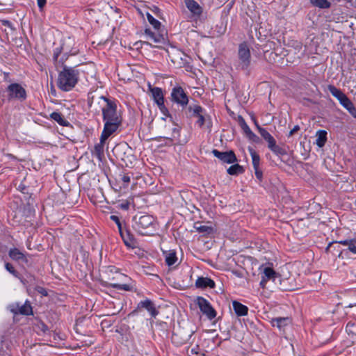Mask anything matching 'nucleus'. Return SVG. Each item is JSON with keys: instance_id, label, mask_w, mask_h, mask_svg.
Instances as JSON below:
<instances>
[{"instance_id": "obj_28", "label": "nucleus", "mask_w": 356, "mask_h": 356, "mask_svg": "<svg viewBox=\"0 0 356 356\" xmlns=\"http://www.w3.org/2000/svg\"><path fill=\"white\" fill-rule=\"evenodd\" d=\"M9 256L12 259L17 261L25 259L24 254L17 248L11 249L9 251Z\"/></svg>"}, {"instance_id": "obj_9", "label": "nucleus", "mask_w": 356, "mask_h": 356, "mask_svg": "<svg viewBox=\"0 0 356 356\" xmlns=\"http://www.w3.org/2000/svg\"><path fill=\"white\" fill-rule=\"evenodd\" d=\"M197 304L200 311L207 316L210 320L214 318L216 316V312L211 307V304L204 298L198 297L197 298Z\"/></svg>"}, {"instance_id": "obj_36", "label": "nucleus", "mask_w": 356, "mask_h": 356, "mask_svg": "<svg viewBox=\"0 0 356 356\" xmlns=\"http://www.w3.org/2000/svg\"><path fill=\"white\" fill-rule=\"evenodd\" d=\"M195 229L201 233H210L212 228L206 225L195 226Z\"/></svg>"}, {"instance_id": "obj_6", "label": "nucleus", "mask_w": 356, "mask_h": 356, "mask_svg": "<svg viewBox=\"0 0 356 356\" xmlns=\"http://www.w3.org/2000/svg\"><path fill=\"white\" fill-rule=\"evenodd\" d=\"M223 163H234L229 168L227 172L230 175L236 176L243 174L245 171V168L243 165L238 163H235L237 161L236 157H218Z\"/></svg>"}, {"instance_id": "obj_43", "label": "nucleus", "mask_w": 356, "mask_h": 356, "mask_svg": "<svg viewBox=\"0 0 356 356\" xmlns=\"http://www.w3.org/2000/svg\"><path fill=\"white\" fill-rule=\"evenodd\" d=\"M238 122L241 127V128H242L243 127H244L245 125L247 124V123L245 122V120L243 119V118L241 115L238 116Z\"/></svg>"}, {"instance_id": "obj_24", "label": "nucleus", "mask_w": 356, "mask_h": 356, "mask_svg": "<svg viewBox=\"0 0 356 356\" xmlns=\"http://www.w3.org/2000/svg\"><path fill=\"white\" fill-rule=\"evenodd\" d=\"M145 34L148 40L155 43L162 42L163 38L160 35L153 33L149 29H145Z\"/></svg>"}, {"instance_id": "obj_5", "label": "nucleus", "mask_w": 356, "mask_h": 356, "mask_svg": "<svg viewBox=\"0 0 356 356\" xmlns=\"http://www.w3.org/2000/svg\"><path fill=\"white\" fill-rule=\"evenodd\" d=\"M238 67L247 70L250 64V51L245 43L241 44L238 47Z\"/></svg>"}, {"instance_id": "obj_32", "label": "nucleus", "mask_w": 356, "mask_h": 356, "mask_svg": "<svg viewBox=\"0 0 356 356\" xmlns=\"http://www.w3.org/2000/svg\"><path fill=\"white\" fill-rule=\"evenodd\" d=\"M188 109L192 113V116L195 118L204 111L203 108L199 105L190 106Z\"/></svg>"}, {"instance_id": "obj_16", "label": "nucleus", "mask_w": 356, "mask_h": 356, "mask_svg": "<svg viewBox=\"0 0 356 356\" xmlns=\"http://www.w3.org/2000/svg\"><path fill=\"white\" fill-rule=\"evenodd\" d=\"M113 156H122L131 154V149L127 143H120L112 149Z\"/></svg>"}, {"instance_id": "obj_20", "label": "nucleus", "mask_w": 356, "mask_h": 356, "mask_svg": "<svg viewBox=\"0 0 356 356\" xmlns=\"http://www.w3.org/2000/svg\"><path fill=\"white\" fill-rule=\"evenodd\" d=\"M273 326L277 327L279 330H282L286 325H289L291 323V321L289 318H273L271 321Z\"/></svg>"}, {"instance_id": "obj_31", "label": "nucleus", "mask_w": 356, "mask_h": 356, "mask_svg": "<svg viewBox=\"0 0 356 356\" xmlns=\"http://www.w3.org/2000/svg\"><path fill=\"white\" fill-rule=\"evenodd\" d=\"M341 244L348 246V249L353 253L356 254V239L345 240L340 242Z\"/></svg>"}, {"instance_id": "obj_51", "label": "nucleus", "mask_w": 356, "mask_h": 356, "mask_svg": "<svg viewBox=\"0 0 356 356\" xmlns=\"http://www.w3.org/2000/svg\"><path fill=\"white\" fill-rule=\"evenodd\" d=\"M276 158H277V161H273L275 163V164H276V165H280V163H278V161H282V159H281V158H282V157L277 156V157H276Z\"/></svg>"}, {"instance_id": "obj_41", "label": "nucleus", "mask_w": 356, "mask_h": 356, "mask_svg": "<svg viewBox=\"0 0 356 356\" xmlns=\"http://www.w3.org/2000/svg\"><path fill=\"white\" fill-rule=\"evenodd\" d=\"M252 164L254 169L259 168V164L260 161V157H252Z\"/></svg>"}, {"instance_id": "obj_37", "label": "nucleus", "mask_w": 356, "mask_h": 356, "mask_svg": "<svg viewBox=\"0 0 356 356\" xmlns=\"http://www.w3.org/2000/svg\"><path fill=\"white\" fill-rule=\"evenodd\" d=\"M195 118L197 119L195 124L200 127H202L205 122L204 111L201 114L197 115Z\"/></svg>"}, {"instance_id": "obj_7", "label": "nucleus", "mask_w": 356, "mask_h": 356, "mask_svg": "<svg viewBox=\"0 0 356 356\" xmlns=\"http://www.w3.org/2000/svg\"><path fill=\"white\" fill-rule=\"evenodd\" d=\"M259 270L261 277L259 284L262 288H265L269 280L274 281L277 277V273L270 266H261Z\"/></svg>"}, {"instance_id": "obj_53", "label": "nucleus", "mask_w": 356, "mask_h": 356, "mask_svg": "<svg viewBox=\"0 0 356 356\" xmlns=\"http://www.w3.org/2000/svg\"><path fill=\"white\" fill-rule=\"evenodd\" d=\"M106 154H107L108 156H110V152H108V149H106Z\"/></svg>"}, {"instance_id": "obj_49", "label": "nucleus", "mask_w": 356, "mask_h": 356, "mask_svg": "<svg viewBox=\"0 0 356 356\" xmlns=\"http://www.w3.org/2000/svg\"><path fill=\"white\" fill-rule=\"evenodd\" d=\"M197 353L198 351L195 348L191 350V355H197Z\"/></svg>"}, {"instance_id": "obj_42", "label": "nucleus", "mask_w": 356, "mask_h": 356, "mask_svg": "<svg viewBox=\"0 0 356 356\" xmlns=\"http://www.w3.org/2000/svg\"><path fill=\"white\" fill-rule=\"evenodd\" d=\"M250 118L252 120V122H253L254 126L256 127L257 129V130L259 129V128H261V127L259 124V123H258V122H257L254 115L253 113H250Z\"/></svg>"}, {"instance_id": "obj_47", "label": "nucleus", "mask_w": 356, "mask_h": 356, "mask_svg": "<svg viewBox=\"0 0 356 356\" xmlns=\"http://www.w3.org/2000/svg\"><path fill=\"white\" fill-rule=\"evenodd\" d=\"M111 219L113 220V221H115L118 224L119 227H120V220H119V218L117 216H111Z\"/></svg>"}, {"instance_id": "obj_15", "label": "nucleus", "mask_w": 356, "mask_h": 356, "mask_svg": "<svg viewBox=\"0 0 356 356\" xmlns=\"http://www.w3.org/2000/svg\"><path fill=\"white\" fill-rule=\"evenodd\" d=\"M185 5L194 17H200L202 13V8L195 0H184Z\"/></svg>"}, {"instance_id": "obj_3", "label": "nucleus", "mask_w": 356, "mask_h": 356, "mask_svg": "<svg viewBox=\"0 0 356 356\" xmlns=\"http://www.w3.org/2000/svg\"><path fill=\"white\" fill-rule=\"evenodd\" d=\"M134 228L141 235H149L154 230V218L150 215L134 218Z\"/></svg>"}, {"instance_id": "obj_13", "label": "nucleus", "mask_w": 356, "mask_h": 356, "mask_svg": "<svg viewBox=\"0 0 356 356\" xmlns=\"http://www.w3.org/2000/svg\"><path fill=\"white\" fill-rule=\"evenodd\" d=\"M337 99L353 117L356 118V108L344 93Z\"/></svg>"}, {"instance_id": "obj_33", "label": "nucleus", "mask_w": 356, "mask_h": 356, "mask_svg": "<svg viewBox=\"0 0 356 356\" xmlns=\"http://www.w3.org/2000/svg\"><path fill=\"white\" fill-rule=\"evenodd\" d=\"M327 88L330 92L332 95V96H334L337 99L340 97V96H341L342 94H343V92L341 90L338 89L337 88L332 85H329Z\"/></svg>"}, {"instance_id": "obj_4", "label": "nucleus", "mask_w": 356, "mask_h": 356, "mask_svg": "<svg viewBox=\"0 0 356 356\" xmlns=\"http://www.w3.org/2000/svg\"><path fill=\"white\" fill-rule=\"evenodd\" d=\"M7 97L9 101H18L22 102L26 99V89L21 84L12 83L6 88Z\"/></svg>"}, {"instance_id": "obj_35", "label": "nucleus", "mask_w": 356, "mask_h": 356, "mask_svg": "<svg viewBox=\"0 0 356 356\" xmlns=\"http://www.w3.org/2000/svg\"><path fill=\"white\" fill-rule=\"evenodd\" d=\"M147 20L149 22V24H152L154 29H159V27L161 26V23H160L159 21L156 19L150 14H147Z\"/></svg>"}, {"instance_id": "obj_46", "label": "nucleus", "mask_w": 356, "mask_h": 356, "mask_svg": "<svg viewBox=\"0 0 356 356\" xmlns=\"http://www.w3.org/2000/svg\"><path fill=\"white\" fill-rule=\"evenodd\" d=\"M47 3V0H38V6L42 10Z\"/></svg>"}, {"instance_id": "obj_52", "label": "nucleus", "mask_w": 356, "mask_h": 356, "mask_svg": "<svg viewBox=\"0 0 356 356\" xmlns=\"http://www.w3.org/2000/svg\"><path fill=\"white\" fill-rule=\"evenodd\" d=\"M122 207L123 209H127L129 208V206H128L127 204H122Z\"/></svg>"}, {"instance_id": "obj_39", "label": "nucleus", "mask_w": 356, "mask_h": 356, "mask_svg": "<svg viewBox=\"0 0 356 356\" xmlns=\"http://www.w3.org/2000/svg\"><path fill=\"white\" fill-rule=\"evenodd\" d=\"M6 269L12 275H13L15 277H17V272L15 270L14 267L12 266V264L9 263H6L5 264Z\"/></svg>"}, {"instance_id": "obj_8", "label": "nucleus", "mask_w": 356, "mask_h": 356, "mask_svg": "<svg viewBox=\"0 0 356 356\" xmlns=\"http://www.w3.org/2000/svg\"><path fill=\"white\" fill-rule=\"evenodd\" d=\"M171 96L172 101L182 107L186 106L188 103V96L180 86L175 87L172 89Z\"/></svg>"}, {"instance_id": "obj_26", "label": "nucleus", "mask_w": 356, "mask_h": 356, "mask_svg": "<svg viewBox=\"0 0 356 356\" xmlns=\"http://www.w3.org/2000/svg\"><path fill=\"white\" fill-rule=\"evenodd\" d=\"M264 140L267 143L268 147L271 151H273L274 153H277L278 152L280 148L277 145L276 141H275V138H273V136L272 135L268 136V138H266V140Z\"/></svg>"}, {"instance_id": "obj_27", "label": "nucleus", "mask_w": 356, "mask_h": 356, "mask_svg": "<svg viewBox=\"0 0 356 356\" xmlns=\"http://www.w3.org/2000/svg\"><path fill=\"white\" fill-rule=\"evenodd\" d=\"M136 157H121L120 165L122 167L133 168L135 164Z\"/></svg>"}, {"instance_id": "obj_38", "label": "nucleus", "mask_w": 356, "mask_h": 356, "mask_svg": "<svg viewBox=\"0 0 356 356\" xmlns=\"http://www.w3.org/2000/svg\"><path fill=\"white\" fill-rule=\"evenodd\" d=\"M264 140L268 138L271 134L264 128L261 127L257 130Z\"/></svg>"}, {"instance_id": "obj_10", "label": "nucleus", "mask_w": 356, "mask_h": 356, "mask_svg": "<svg viewBox=\"0 0 356 356\" xmlns=\"http://www.w3.org/2000/svg\"><path fill=\"white\" fill-rule=\"evenodd\" d=\"M193 331H186L184 330H180L176 333H174L172 337V341L177 346H181L187 343L191 338Z\"/></svg>"}, {"instance_id": "obj_23", "label": "nucleus", "mask_w": 356, "mask_h": 356, "mask_svg": "<svg viewBox=\"0 0 356 356\" xmlns=\"http://www.w3.org/2000/svg\"><path fill=\"white\" fill-rule=\"evenodd\" d=\"M241 129H242L243 133L245 134V135L246 136V137L249 140H250L254 143L259 142V138L254 133H253L252 131V130L250 129V128L249 127V126L248 124L245 125Z\"/></svg>"}, {"instance_id": "obj_40", "label": "nucleus", "mask_w": 356, "mask_h": 356, "mask_svg": "<svg viewBox=\"0 0 356 356\" xmlns=\"http://www.w3.org/2000/svg\"><path fill=\"white\" fill-rule=\"evenodd\" d=\"M213 153L214 154V156H235L234 152L232 151L230 152H220L216 149L213 150Z\"/></svg>"}, {"instance_id": "obj_11", "label": "nucleus", "mask_w": 356, "mask_h": 356, "mask_svg": "<svg viewBox=\"0 0 356 356\" xmlns=\"http://www.w3.org/2000/svg\"><path fill=\"white\" fill-rule=\"evenodd\" d=\"M8 309L15 314L29 315L32 313V307L27 302L23 305L18 302L13 303L8 306Z\"/></svg>"}, {"instance_id": "obj_2", "label": "nucleus", "mask_w": 356, "mask_h": 356, "mask_svg": "<svg viewBox=\"0 0 356 356\" xmlns=\"http://www.w3.org/2000/svg\"><path fill=\"white\" fill-rule=\"evenodd\" d=\"M79 80V71L72 67H64L58 77V87L63 91L71 90Z\"/></svg>"}, {"instance_id": "obj_1", "label": "nucleus", "mask_w": 356, "mask_h": 356, "mask_svg": "<svg viewBox=\"0 0 356 356\" xmlns=\"http://www.w3.org/2000/svg\"><path fill=\"white\" fill-rule=\"evenodd\" d=\"M102 102V112L104 122V129L102 132V140L108 139L115 133L122 122V118L120 111H118L115 102L104 97H101Z\"/></svg>"}, {"instance_id": "obj_44", "label": "nucleus", "mask_w": 356, "mask_h": 356, "mask_svg": "<svg viewBox=\"0 0 356 356\" xmlns=\"http://www.w3.org/2000/svg\"><path fill=\"white\" fill-rule=\"evenodd\" d=\"M254 173H255L256 177L259 180L261 181V179H262V172H261V170H260L259 168L254 169Z\"/></svg>"}, {"instance_id": "obj_34", "label": "nucleus", "mask_w": 356, "mask_h": 356, "mask_svg": "<svg viewBox=\"0 0 356 356\" xmlns=\"http://www.w3.org/2000/svg\"><path fill=\"white\" fill-rule=\"evenodd\" d=\"M111 286L114 289H116L118 290H123V291H129L132 289V286L128 284L114 283V284H111Z\"/></svg>"}, {"instance_id": "obj_30", "label": "nucleus", "mask_w": 356, "mask_h": 356, "mask_svg": "<svg viewBox=\"0 0 356 356\" xmlns=\"http://www.w3.org/2000/svg\"><path fill=\"white\" fill-rule=\"evenodd\" d=\"M107 139H104L102 140V137L100 138V143L95 145V150L97 156H104V147L106 145V140Z\"/></svg>"}, {"instance_id": "obj_14", "label": "nucleus", "mask_w": 356, "mask_h": 356, "mask_svg": "<svg viewBox=\"0 0 356 356\" xmlns=\"http://www.w3.org/2000/svg\"><path fill=\"white\" fill-rule=\"evenodd\" d=\"M152 95L154 101L158 105L161 110L165 108L164 97L162 90L160 88L155 87L151 89Z\"/></svg>"}, {"instance_id": "obj_22", "label": "nucleus", "mask_w": 356, "mask_h": 356, "mask_svg": "<svg viewBox=\"0 0 356 356\" xmlns=\"http://www.w3.org/2000/svg\"><path fill=\"white\" fill-rule=\"evenodd\" d=\"M327 140V131L325 130H319L316 132V143L319 147H322Z\"/></svg>"}, {"instance_id": "obj_48", "label": "nucleus", "mask_w": 356, "mask_h": 356, "mask_svg": "<svg viewBox=\"0 0 356 356\" xmlns=\"http://www.w3.org/2000/svg\"><path fill=\"white\" fill-rule=\"evenodd\" d=\"M299 129L298 126H295L293 129H291L289 132V136H291L293 133L297 131Z\"/></svg>"}, {"instance_id": "obj_18", "label": "nucleus", "mask_w": 356, "mask_h": 356, "mask_svg": "<svg viewBox=\"0 0 356 356\" xmlns=\"http://www.w3.org/2000/svg\"><path fill=\"white\" fill-rule=\"evenodd\" d=\"M163 255L168 266H171L177 263L178 259L175 250L165 251L163 252Z\"/></svg>"}, {"instance_id": "obj_21", "label": "nucleus", "mask_w": 356, "mask_h": 356, "mask_svg": "<svg viewBox=\"0 0 356 356\" xmlns=\"http://www.w3.org/2000/svg\"><path fill=\"white\" fill-rule=\"evenodd\" d=\"M118 181L120 184L118 190H121L122 188H127L131 181V177L127 173H121L119 175Z\"/></svg>"}, {"instance_id": "obj_54", "label": "nucleus", "mask_w": 356, "mask_h": 356, "mask_svg": "<svg viewBox=\"0 0 356 356\" xmlns=\"http://www.w3.org/2000/svg\"><path fill=\"white\" fill-rule=\"evenodd\" d=\"M99 159L100 161H102V157L99 156Z\"/></svg>"}, {"instance_id": "obj_25", "label": "nucleus", "mask_w": 356, "mask_h": 356, "mask_svg": "<svg viewBox=\"0 0 356 356\" xmlns=\"http://www.w3.org/2000/svg\"><path fill=\"white\" fill-rule=\"evenodd\" d=\"M309 2L312 6L321 9H327L331 6V3L327 0H309Z\"/></svg>"}, {"instance_id": "obj_19", "label": "nucleus", "mask_w": 356, "mask_h": 356, "mask_svg": "<svg viewBox=\"0 0 356 356\" xmlns=\"http://www.w3.org/2000/svg\"><path fill=\"white\" fill-rule=\"evenodd\" d=\"M232 305L234 312L238 316H243L247 315L248 309L245 305L237 301H234Z\"/></svg>"}, {"instance_id": "obj_12", "label": "nucleus", "mask_w": 356, "mask_h": 356, "mask_svg": "<svg viewBox=\"0 0 356 356\" xmlns=\"http://www.w3.org/2000/svg\"><path fill=\"white\" fill-rule=\"evenodd\" d=\"M137 308L146 309L153 318H156L159 314V311L156 309L154 304L149 299H145L140 301L138 304Z\"/></svg>"}, {"instance_id": "obj_17", "label": "nucleus", "mask_w": 356, "mask_h": 356, "mask_svg": "<svg viewBox=\"0 0 356 356\" xmlns=\"http://www.w3.org/2000/svg\"><path fill=\"white\" fill-rule=\"evenodd\" d=\"M195 286L197 288L200 289H205L207 287L213 289L215 287V282L209 277H200L196 280Z\"/></svg>"}, {"instance_id": "obj_45", "label": "nucleus", "mask_w": 356, "mask_h": 356, "mask_svg": "<svg viewBox=\"0 0 356 356\" xmlns=\"http://www.w3.org/2000/svg\"><path fill=\"white\" fill-rule=\"evenodd\" d=\"M179 129L177 127H174L172 129V138H176L179 136Z\"/></svg>"}, {"instance_id": "obj_29", "label": "nucleus", "mask_w": 356, "mask_h": 356, "mask_svg": "<svg viewBox=\"0 0 356 356\" xmlns=\"http://www.w3.org/2000/svg\"><path fill=\"white\" fill-rule=\"evenodd\" d=\"M50 116L51 119L57 122L60 125L65 126L67 124V121L65 120L61 113L58 112H53Z\"/></svg>"}, {"instance_id": "obj_50", "label": "nucleus", "mask_w": 356, "mask_h": 356, "mask_svg": "<svg viewBox=\"0 0 356 356\" xmlns=\"http://www.w3.org/2000/svg\"><path fill=\"white\" fill-rule=\"evenodd\" d=\"M354 326V324H350V323H348L347 326H346V331L347 332H349L350 331V329L351 327H353Z\"/></svg>"}]
</instances>
